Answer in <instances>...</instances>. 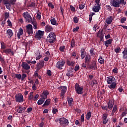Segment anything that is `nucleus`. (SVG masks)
<instances>
[{
  "label": "nucleus",
  "instance_id": "c03bdc74",
  "mask_svg": "<svg viewBox=\"0 0 127 127\" xmlns=\"http://www.w3.org/2000/svg\"><path fill=\"white\" fill-rule=\"evenodd\" d=\"M121 48L120 47H118L116 49H115V52L116 53H120V52H121Z\"/></svg>",
  "mask_w": 127,
  "mask_h": 127
},
{
  "label": "nucleus",
  "instance_id": "e433bc0d",
  "mask_svg": "<svg viewBox=\"0 0 127 127\" xmlns=\"http://www.w3.org/2000/svg\"><path fill=\"white\" fill-rule=\"evenodd\" d=\"M30 23H32V24H33L34 26V29H37V23H36V22H33L32 21V22H30Z\"/></svg>",
  "mask_w": 127,
  "mask_h": 127
},
{
  "label": "nucleus",
  "instance_id": "4d7b16f0",
  "mask_svg": "<svg viewBox=\"0 0 127 127\" xmlns=\"http://www.w3.org/2000/svg\"><path fill=\"white\" fill-rule=\"evenodd\" d=\"M85 117V114H83L81 116V122L84 123V117Z\"/></svg>",
  "mask_w": 127,
  "mask_h": 127
},
{
  "label": "nucleus",
  "instance_id": "20e7f679",
  "mask_svg": "<svg viewBox=\"0 0 127 127\" xmlns=\"http://www.w3.org/2000/svg\"><path fill=\"white\" fill-rule=\"evenodd\" d=\"M60 125L62 127H65L69 125V121L65 118H61L59 119Z\"/></svg>",
  "mask_w": 127,
  "mask_h": 127
},
{
  "label": "nucleus",
  "instance_id": "6e6552de",
  "mask_svg": "<svg viewBox=\"0 0 127 127\" xmlns=\"http://www.w3.org/2000/svg\"><path fill=\"white\" fill-rule=\"evenodd\" d=\"M26 32L30 35L31 34H33V28H32V25L28 24L26 26Z\"/></svg>",
  "mask_w": 127,
  "mask_h": 127
},
{
  "label": "nucleus",
  "instance_id": "393cba45",
  "mask_svg": "<svg viewBox=\"0 0 127 127\" xmlns=\"http://www.w3.org/2000/svg\"><path fill=\"white\" fill-rule=\"evenodd\" d=\"M97 36V37H99L101 39H103V38H104V36H103V29L99 30Z\"/></svg>",
  "mask_w": 127,
  "mask_h": 127
},
{
  "label": "nucleus",
  "instance_id": "f3484780",
  "mask_svg": "<svg viewBox=\"0 0 127 127\" xmlns=\"http://www.w3.org/2000/svg\"><path fill=\"white\" fill-rule=\"evenodd\" d=\"M43 32L41 30H38V32L36 33V37L38 39H41L42 38V36H43Z\"/></svg>",
  "mask_w": 127,
  "mask_h": 127
},
{
  "label": "nucleus",
  "instance_id": "4c0bfd02",
  "mask_svg": "<svg viewBox=\"0 0 127 127\" xmlns=\"http://www.w3.org/2000/svg\"><path fill=\"white\" fill-rule=\"evenodd\" d=\"M33 99H34V98H33V92H30L29 100H30V101H33Z\"/></svg>",
  "mask_w": 127,
  "mask_h": 127
},
{
  "label": "nucleus",
  "instance_id": "a211bd4d",
  "mask_svg": "<svg viewBox=\"0 0 127 127\" xmlns=\"http://www.w3.org/2000/svg\"><path fill=\"white\" fill-rule=\"evenodd\" d=\"M91 69H94V70H96V69H97V63H96V61H93L92 62V64L89 65V69L91 70Z\"/></svg>",
  "mask_w": 127,
  "mask_h": 127
},
{
  "label": "nucleus",
  "instance_id": "58836bf2",
  "mask_svg": "<svg viewBox=\"0 0 127 127\" xmlns=\"http://www.w3.org/2000/svg\"><path fill=\"white\" fill-rule=\"evenodd\" d=\"M76 45L75 44V41L73 39H72L71 42L70 43V46L71 48H73V47H75V46Z\"/></svg>",
  "mask_w": 127,
  "mask_h": 127
},
{
  "label": "nucleus",
  "instance_id": "a878e982",
  "mask_svg": "<svg viewBox=\"0 0 127 127\" xmlns=\"http://www.w3.org/2000/svg\"><path fill=\"white\" fill-rule=\"evenodd\" d=\"M66 62L68 66H72V67L75 66V62L73 61L67 60Z\"/></svg>",
  "mask_w": 127,
  "mask_h": 127
},
{
  "label": "nucleus",
  "instance_id": "ea45409f",
  "mask_svg": "<svg viewBox=\"0 0 127 127\" xmlns=\"http://www.w3.org/2000/svg\"><path fill=\"white\" fill-rule=\"evenodd\" d=\"M9 17V13L7 12H5L4 13V19H5V20H6V19H7V18H8Z\"/></svg>",
  "mask_w": 127,
  "mask_h": 127
},
{
  "label": "nucleus",
  "instance_id": "a18cd8bd",
  "mask_svg": "<svg viewBox=\"0 0 127 127\" xmlns=\"http://www.w3.org/2000/svg\"><path fill=\"white\" fill-rule=\"evenodd\" d=\"M0 44H1V48L2 49H5V48H6V47L5 46V45H4V43L3 42H1L0 43Z\"/></svg>",
  "mask_w": 127,
  "mask_h": 127
},
{
  "label": "nucleus",
  "instance_id": "dca6fc26",
  "mask_svg": "<svg viewBox=\"0 0 127 127\" xmlns=\"http://www.w3.org/2000/svg\"><path fill=\"white\" fill-rule=\"evenodd\" d=\"M21 67H22L23 69H24V70H29V69H30V65L25 62L22 63Z\"/></svg>",
  "mask_w": 127,
  "mask_h": 127
},
{
  "label": "nucleus",
  "instance_id": "e2e57ef3",
  "mask_svg": "<svg viewBox=\"0 0 127 127\" xmlns=\"http://www.w3.org/2000/svg\"><path fill=\"white\" fill-rule=\"evenodd\" d=\"M85 7V5L84 4H80L79 6V9H83Z\"/></svg>",
  "mask_w": 127,
  "mask_h": 127
},
{
  "label": "nucleus",
  "instance_id": "7ed1b4c3",
  "mask_svg": "<svg viewBox=\"0 0 127 127\" xmlns=\"http://www.w3.org/2000/svg\"><path fill=\"white\" fill-rule=\"evenodd\" d=\"M56 40V35L53 32L50 33L47 38V41L49 43H54Z\"/></svg>",
  "mask_w": 127,
  "mask_h": 127
},
{
  "label": "nucleus",
  "instance_id": "2f4dec72",
  "mask_svg": "<svg viewBox=\"0 0 127 127\" xmlns=\"http://www.w3.org/2000/svg\"><path fill=\"white\" fill-rule=\"evenodd\" d=\"M50 101H51V100L47 99L42 105V107H45V106H49V105L50 104Z\"/></svg>",
  "mask_w": 127,
  "mask_h": 127
},
{
  "label": "nucleus",
  "instance_id": "338daca9",
  "mask_svg": "<svg viewBox=\"0 0 127 127\" xmlns=\"http://www.w3.org/2000/svg\"><path fill=\"white\" fill-rule=\"evenodd\" d=\"M49 6L51 7L52 8H54V5L52 4V3H49L48 4Z\"/></svg>",
  "mask_w": 127,
  "mask_h": 127
},
{
  "label": "nucleus",
  "instance_id": "423d86ee",
  "mask_svg": "<svg viewBox=\"0 0 127 127\" xmlns=\"http://www.w3.org/2000/svg\"><path fill=\"white\" fill-rule=\"evenodd\" d=\"M23 16L25 18L27 22H32V17L30 16V14L28 12L26 11L23 13Z\"/></svg>",
  "mask_w": 127,
  "mask_h": 127
},
{
  "label": "nucleus",
  "instance_id": "39448f33",
  "mask_svg": "<svg viewBox=\"0 0 127 127\" xmlns=\"http://www.w3.org/2000/svg\"><path fill=\"white\" fill-rule=\"evenodd\" d=\"M74 88L77 94H78V95H82L83 94V89H84L83 86L81 87L78 83H76Z\"/></svg>",
  "mask_w": 127,
  "mask_h": 127
},
{
  "label": "nucleus",
  "instance_id": "774afa93",
  "mask_svg": "<svg viewBox=\"0 0 127 127\" xmlns=\"http://www.w3.org/2000/svg\"><path fill=\"white\" fill-rule=\"evenodd\" d=\"M70 9H71V11H75V9L74 7V6H73V5H70Z\"/></svg>",
  "mask_w": 127,
  "mask_h": 127
},
{
  "label": "nucleus",
  "instance_id": "3c124183",
  "mask_svg": "<svg viewBox=\"0 0 127 127\" xmlns=\"http://www.w3.org/2000/svg\"><path fill=\"white\" fill-rule=\"evenodd\" d=\"M7 23L8 24V26H12V24L11 23V21H10V20H9V19H8L7 21Z\"/></svg>",
  "mask_w": 127,
  "mask_h": 127
},
{
  "label": "nucleus",
  "instance_id": "c9c22d12",
  "mask_svg": "<svg viewBox=\"0 0 127 127\" xmlns=\"http://www.w3.org/2000/svg\"><path fill=\"white\" fill-rule=\"evenodd\" d=\"M91 116H92V112H88L86 117V120H87V121H89V120L91 119Z\"/></svg>",
  "mask_w": 127,
  "mask_h": 127
},
{
  "label": "nucleus",
  "instance_id": "79ce46f5",
  "mask_svg": "<svg viewBox=\"0 0 127 127\" xmlns=\"http://www.w3.org/2000/svg\"><path fill=\"white\" fill-rule=\"evenodd\" d=\"M15 78L18 79V80H20V79H21V74H15Z\"/></svg>",
  "mask_w": 127,
  "mask_h": 127
},
{
  "label": "nucleus",
  "instance_id": "f8f14e48",
  "mask_svg": "<svg viewBox=\"0 0 127 127\" xmlns=\"http://www.w3.org/2000/svg\"><path fill=\"white\" fill-rule=\"evenodd\" d=\"M44 61H40V62L38 63L36 65L37 70L42 69V68H43V66H44Z\"/></svg>",
  "mask_w": 127,
  "mask_h": 127
},
{
  "label": "nucleus",
  "instance_id": "b1692460",
  "mask_svg": "<svg viewBox=\"0 0 127 127\" xmlns=\"http://www.w3.org/2000/svg\"><path fill=\"white\" fill-rule=\"evenodd\" d=\"M6 34L9 38H11V37H12V36L13 35V32H12V30L9 29L6 30Z\"/></svg>",
  "mask_w": 127,
  "mask_h": 127
},
{
  "label": "nucleus",
  "instance_id": "37998d69",
  "mask_svg": "<svg viewBox=\"0 0 127 127\" xmlns=\"http://www.w3.org/2000/svg\"><path fill=\"white\" fill-rule=\"evenodd\" d=\"M127 115V109H126L125 111L122 113V117H126Z\"/></svg>",
  "mask_w": 127,
  "mask_h": 127
},
{
  "label": "nucleus",
  "instance_id": "0eeeda50",
  "mask_svg": "<svg viewBox=\"0 0 127 127\" xmlns=\"http://www.w3.org/2000/svg\"><path fill=\"white\" fill-rule=\"evenodd\" d=\"M16 102L17 103H22L24 101L23 95L21 94H17L15 96Z\"/></svg>",
  "mask_w": 127,
  "mask_h": 127
},
{
  "label": "nucleus",
  "instance_id": "bf43d9fd",
  "mask_svg": "<svg viewBox=\"0 0 127 127\" xmlns=\"http://www.w3.org/2000/svg\"><path fill=\"white\" fill-rule=\"evenodd\" d=\"M80 69V66L79 65H76L74 67V70L75 71H78V70H79Z\"/></svg>",
  "mask_w": 127,
  "mask_h": 127
},
{
  "label": "nucleus",
  "instance_id": "13d9d810",
  "mask_svg": "<svg viewBox=\"0 0 127 127\" xmlns=\"http://www.w3.org/2000/svg\"><path fill=\"white\" fill-rule=\"evenodd\" d=\"M64 49H65V46H62L60 47V51H62V52H64Z\"/></svg>",
  "mask_w": 127,
  "mask_h": 127
},
{
  "label": "nucleus",
  "instance_id": "1a4fd4ad",
  "mask_svg": "<svg viewBox=\"0 0 127 127\" xmlns=\"http://www.w3.org/2000/svg\"><path fill=\"white\" fill-rule=\"evenodd\" d=\"M64 65H65V61H60L58 62L56 64V67L60 70H62L63 68L62 67H64Z\"/></svg>",
  "mask_w": 127,
  "mask_h": 127
},
{
  "label": "nucleus",
  "instance_id": "f704fd0d",
  "mask_svg": "<svg viewBox=\"0 0 127 127\" xmlns=\"http://www.w3.org/2000/svg\"><path fill=\"white\" fill-rule=\"evenodd\" d=\"M123 58L124 59H127V50H125L123 52Z\"/></svg>",
  "mask_w": 127,
  "mask_h": 127
},
{
  "label": "nucleus",
  "instance_id": "052dcab7",
  "mask_svg": "<svg viewBox=\"0 0 127 127\" xmlns=\"http://www.w3.org/2000/svg\"><path fill=\"white\" fill-rule=\"evenodd\" d=\"M5 6L7 9H9L10 8V4L8 3L7 4H5Z\"/></svg>",
  "mask_w": 127,
  "mask_h": 127
},
{
  "label": "nucleus",
  "instance_id": "f257e3e1",
  "mask_svg": "<svg viewBox=\"0 0 127 127\" xmlns=\"http://www.w3.org/2000/svg\"><path fill=\"white\" fill-rule=\"evenodd\" d=\"M107 84L108 85V88L111 90H114L117 87V82H116V78L113 76L107 77Z\"/></svg>",
  "mask_w": 127,
  "mask_h": 127
},
{
  "label": "nucleus",
  "instance_id": "5701e85b",
  "mask_svg": "<svg viewBox=\"0 0 127 127\" xmlns=\"http://www.w3.org/2000/svg\"><path fill=\"white\" fill-rule=\"evenodd\" d=\"M49 95V92L47 90L44 91L42 95V98L44 99H47V96Z\"/></svg>",
  "mask_w": 127,
  "mask_h": 127
},
{
  "label": "nucleus",
  "instance_id": "473e14b6",
  "mask_svg": "<svg viewBox=\"0 0 127 127\" xmlns=\"http://www.w3.org/2000/svg\"><path fill=\"white\" fill-rule=\"evenodd\" d=\"M51 23L53 25H58V23L56 22V19L55 18L50 20Z\"/></svg>",
  "mask_w": 127,
  "mask_h": 127
},
{
  "label": "nucleus",
  "instance_id": "4468645a",
  "mask_svg": "<svg viewBox=\"0 0 127 127\" xmlns=\"http://www.w3.org/2000/svg\"><path fill=\"white\" fill-rule=\"evenodd\" d=\"M92 60V57H91V56L89 54H87L85 57V63H86L87 64H89L91 62Z\"/></svg>",
  "mask_w": 127,
  "mask_h": 127
},
{
  "label": "nucleus",
  "instance_id": "8fccbe9b",
  "mask_svg": "<svg viewBox=\"0 0 127 127\" xmlns=\"http://www.w3.org/2000/svg\"><path fill=\"white\" fill-rule=\"evenodd\" d=\"M126 20H127V18L123 17L121 19V23H125V21H126Z\"/></svg>",
  "mask_w": 127,
  "mask_h": 127
},
{
  "label": "nucleus",
  "instance_id": "0e129e2a",
  "mask_svg": "<svg viewBox=\"0 0 127 127\" xmlns=\"http://www.w3.org/2000/svg\"><path fill=\"white\" fill-rule=\"evenodd\" d=\"M42 57V56L39 55L36 57V60H39Z\"/></svg>",
  "mask_w": 127,
  "mask_h": 127
},
{
  "label": "nucleus",
  "instance_id": "aec40b11",
  "mask_svg": "<svg viewBox=\"0 0 127 127\" xmlns=\"http://www.w3.org/2000/svg\"><path fill=\"white\" fill-rule=\"evenodd\" d=\"M23 34V29L22 28H20L17 34L18 39H20V36Z\"/></svg>",
  "mask_w": 127,
  "mask_h": 127
},
{
  "label": "nucleus",
  "instance_id": "6e6d98bb",
  "mask_svg": "<svg viewBox=\"0 0 127 127\" xmlns=\"http://www.w3.org/2000/svg\"><path fill=\"white\" fill-rule=\"evenodd\" d=\"M47 75H48L49 76H52V73L51 72V70L48 69L47 70Z\"/></svg>",
  "mask_w": 127,
  "mask_h": 127
},
{
  "label": "nucleus",
  "instance_id": "69168bd1",
  "mask_svg": "<svg viewBox=\"0 0 127 127\" xmlns=\"http://www.w3.org/2000/svg\"><path fill=\"white\" fill-rule=\"evenodd\" d=\"M108 106H102V110H105V111H108Z\"/></svg>",
  "mask_w": 127,
  "mask_h": 127
},
{
  "label": "nucleus",
  "instance_id": "de8ad7c7",
  "mask_svg": "<svg viewBox=\"0 0 127 127\" xmlns=\"http://www.w3.org/2000/svg\"><path fill=\"white\" fill-rule=\"evenodd\" d=\"M80 29V27L79 26L76 27V28H74L73 29L72 31L73 32H76V31H78L79 29Z\"/></svg>",
  "mask_w": 127,
  "mask_h": 127
},
{
  "label": "nucleus",
  "instance_id": "6ab92c4d",
  "mask_svg": "<svg viewBox=\"0 0 127 127\" xmlns=\"http://www.w3.org/2000/svg\"><path fill=\"white\" fill-rule=\"evenodd\" d=\"M45 31L47 33L53 31V27L50 26V25H47L45 26Z\"/></svg>",
  "mask_w": 127,
  "mask_h": 127
},
{
  "label": "nucleus",
  "instance_id": "9d476101",
  "mask_svg": "<svg viewBox=\"0 0 127 127\" xmlns=\"http://www.w3.org/2000/svg\"><path fill=\"white\" fill-rule=\"evenodd\" d=\"M59 90H62L61 93V97L62 98H64V96L65 95V93L67 92V87L66 86H61L58 88Z\"/></svg>",
  "mask_w": 127,
  "mask_h": 127
},
{
  "label": "nucleus",
  "instance_id": "412c9836",
  "mask_svg": "<svg viewBox=\"0 0 127 127\" xmlns=\"http://www.w3.org/2000/svg\"><path fill=\"white\" fill-rule=\"evenodd\" d=\"M113 19H114L113 16H110L106 19L105 22L107 24H111L113 21Z\"/></svg>",
  "mask_w": 127,
  "mask_h": 127
},
{
  "label": "nucleus",
  "instance_id": "cd10ccee",
  "mask_svg": "<svg viewBox=\"0 0 127 127\" xmlns=\"http://www.w3.org/2000/svg\"><path fill=\"white\" fill-rule=\"evenodd\" d=\"M108 105V108L109 109V110H112V109H113V107H114V102L110 100L109 101Z\"/></svg>",
  "mask_w": 127,
  "mask_h": 127
},
{
  "label": "nucleus",
  "instance_id": "7c9ffc66",
  "mask_svg": "<svg viewBox=\"0 0 127 127\" xmlns=\"http://www.w3.org/2000/svg\"><path fill=\"white\" fill-rule=\"evenodd\" d=\"M117 110H118V107H117V105H114L111 113L112 117L114 116V114H115V113H116V112H117Z\"/></svg>",
  "mask_w": 127,
  "mask_h": 127
},
{
  "label": "nucleus",
  "instance_id": "c85d7f7f",
  "mask_svg": "<svg viewBox=\"0 0 127 127\" xmlns=\"http://www.w3.org/2000/svg\"><path fill=\"white\" fill-rule=\"evenodd\" d=\"M44 102H45V98L42 97L41 98H40L37 102V104L39 105H42V104H43V103H44Z\"/></svg>",
  "mask_w": 127,
  "mask_h": 127
},
{
  "label": "nucleus",
  "instance_id": "c756f323",
  "mask_svg": "<svg viewBox=\"0 0 127 127\" xmlns=\"http://www.w3.org/2000/svg\"><path fill=\"white\" fill-rule=\"evenodd\" d=\"M68 105L70 106H73V98H68L67 99Z\"/></svg>",
  "mask_w": 127,
  "mask_h": 127
},
{
  "label": "nucleus",
  "instance_id": "603ef678",
  "mask_svg": "<svg viewBox=\"0 0 127 127\" xmlns=\"http://www.w3.org/2000/svg\"><path fill=\"white\" fill-rule=\"evenodd\" d=\"M58 110L57 109L54 108L52 110L53 114H54L55 115L56 114V113H58Z\"/></svg>",
  "mask_w": 127,
  "mask_h": 127
},
{
  "label": "nucleus",
  "instance_id": "bb28decb",
  "mask_svg": "<svg viewBox=\"0 0 127 127\" xmlns=\"http://www.w3.org/2000/svg\"><path fill=\"white\" fill-rule=\"evenodd\" d=\"M112 42H113V39H109L107 41L104 42V44L105 46L108 47L109 45L112 44Z\"/></svg>",
  "mask_w": 127,
  "mask_h": 127
},
{
  "label": "nucleus",
  "instance_id": "f03ea898",
  "mask_svg": "<svg viewBox=\"0 0 127 127\" xmlns=\"http://www.w3.org/2000/svg\"><path fill=\"white\" fill-rule=\"evenodd\" d=\"M121 4H127V2L125 0H111L110 5L114 7H120Z\"/></svg>",
  "mask_w": 127,
  "mask_h": 127
},
{
  "label": "nucleus",
  "instance_id": "9b49d317",
  "mask_svg": "<svg viewBox=\"0 0 127 127\" xmlns=\"http://www.w3.org/2000/svg\"><path fill=\"white\" fill-rule=\"evenodd\" d=\"M92 9L94 12H99L101 9V4H95Z\"/></svg>",
  "mask_w": 127,
  "mask_h": 127
},
{
  "label": "nucleus",
  "instance_id": "72a5a7b5",
  "mask_svg": "<svg viewBox=\"0 0 127 127\" xmlns=\"http://www.w3.org/2000/svg\"><path fill=\"white\" fill-rule=\"evenodd\" d=\"M98 62H99L100 64H104L105 63V60H104L103 57H100L99 59H98Z\"/></svg>",
  "mask_w": 127,
  "mask_h": 127
},
{
  "label": "nucleus",
  "instance_id": "4be33fe9",
  "mask_svg": "<svg viewBox=\"0 0 127 127\" xmlns=\"http://www.w3.org/2000/svg\"><path fill=\"white\" fill-rule=\"evenodd\" d=\"M3 53H5L6 54H9L11 53V55L12 56L14 55L13 51L11 50L10 49H6L5 50H3Z\"/></svg>",
  "mask_w": 127,
  "mask_h": 127
},
{
  "label": "nucleus",
  "instance_id": "49530a36",
  "mask_svg": "<svg viewBox=\"0 0 127 127\" xmlns=\"http://www.w3.org/2000/svg\"><path fill=\"white\" fill-rule=\"evenodd\" d=\"M96 14V13L95 12H92L91 14H90L89 15V21L90 22H91V21H92V16H93V15H95Z\"/></svg>",
  "mask_w": 127,
  "mask_h": 127
},
{
  "label": "nucleus",
  "instance_id": "864d4df0",
  "mask_svg": "<svg viewBox=\"0 0 127 127\" xmlns=\"http://www.w3.org/2000/svg\"><path fill=\"white\" fill-rule=\"evenodd\" d=\"M0 61L1 62H3L4 61V58L2 57V55L0 54Z\"/></svg>",
  "mask_w": 127,
  "mask_h": 127
},
{
  "label": "nucleus",
  "instance_id": "ddd939ff",
  "mask_svg": "<svg viewBox=\"0 0 127 127\" xmlns=\"http://www.w3.org/2000/svg\"><path fill=\"white\" fill-rule=\"evenodd\" d=\"M25 110H26V107H21V106H19L17 109V112L19 114H22L23 113H24Z\"/></svg>",
  "mask_w": 127,
  "mask_h": 127
},
{
  "label": "nucleus",
  "instance_id": "5fc2aeb1",
  "mask_svg": "<svg viewBox=\"0 0 127 127\" xmlns=\"http://www.w3.org/2000/svg\"><path fill=\"white\" fill-rule=\"evenodd\" d=\"M66 76H67V77H72V76H73V75H72V72H68L66 74Z\"/></svg>",
  "mask_w": 127,
  "mask_h": 127
},
{
  "label": "nucleus",
  "instance_id": "2eb2a0df",
  "mask_svg": "<svg viewBox=\"0 0 127 127\" xmlns=\"http://www.w3.org/2000/svg\"><path fill=\"white\" fill-rule=\"evenodd\" d=\"M103 125H106L107 123L109 122V120H108V114H104L102 117Z\"/></svg>",
  "mask_w": 127,
  "mask_h": 127
},
{
  "label": "nucleus",
  "instance_id": "a19ab883",
  "mask_svg": "<svg viewBox=\"0 0 127 127\" xmlns=\"http://www.w3.org/2000/svg\"><path fill=\"white\" fill-rule=\"evenodd\" d=\"M73 22H74V23H78V22H79L78 17L75 16L73 17Z\"/></svg>",
  "mask_w": 127,
  "mask_h": 127
},
{
  "label": "nucleus",
  "instance_id": "09e8293b",
  "mask_svg": "<svg viewBox=\"0 0 127 127\" xmlns=\"http://www.w3.org/2000/svg\"><path fill=\"white\" fill-rule=\"evenodd\" d=\"M26 78V75L24 73L22 74V76L21 77V81H23L24 80V78Z\"/></svg>",
  "mask_w": 127,
  "mask_h": 127
},
{
  "label": "nucleus",
  "instance_id": "680f3d73",
  "mask_svg": "<svg viewBox=\"0 0 127 127\" xmlns=\"http://www.w3.org/2000/svg\"><path fill=\"white\" fill-rule=\"evenodd\" d=\"M81 59H84V58H85V54H84V52H82L81 54Z\"/></svg>",
  "mask_w": 127,
  "mask_h": 127
}]
</instances>
